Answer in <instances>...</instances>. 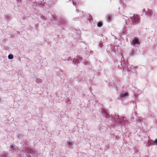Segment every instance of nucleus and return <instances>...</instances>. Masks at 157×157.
<instances>
[{
	"mask_svg": "<svg viewBox=\"0 0 157 157\" xmlns=\"http://www.w3.org/2000/svg\"><path fill=\"white\" fill-rule=\"evenodd\" d=\"M8 58L10 59H12L13 58V56L12 54H10L8 56Z\"/></svg>",
	"mask_w": 157,
	"mask_h": 157,
	"instance_id": "obj_6",
	"label": "nucleus"
},
{
	"mask_svg": "<svg viewBox=\"0 0 157 157\" xmlns=\"http://www.w3.org/2000/svg\"><path fill=\"white\" fill-rule=\"evenodd\" d=\"M111 17L110 15L108 16L107 21L108 22H109L111 21Z\"/></svg>",
	"mask_w": 157,
	"mask_h": 157,
	"instance_id": "obj_4",
	"label": "nucleus"
},
{
	"mask_svg": "<svg viewBox=\"0 0 157 157\" xmlns=\"http://www.w3.org/2000/svg\"><path fill=\"white\" fill-rule=\"evenodd\" d=\"M89 21H90V20H91V18L92 17L91 16H90L89 15Z\"/></svg>",
	"mask_w": 157,
	"mask_h": 157,
	"instance_id": "obj_8",
	"label": "nucleus"
},
{
	"mask_svg": "<svg viewBox=\"0 0 157 157\" xmlns=\"http://www.w3.org/2000/svg\"><path fill=\"white\" fill-rule=\"evenodd\" d=\"M154 143L156 144H157V139H155L154 141Z\"/></svg>",
	"mask_w": 157,
	"mask_h": 157,
	"instance_id": "obj_9",
	"label": "nucleus"
},
{
	"mask_svg": "<svg viewBox=\"0 0 157 157\" xmlns=\"http://www.w3.org/2000/svg\"><path fill=\"white\" fill-rule=\"evenodd\" d=\"M128 95V92H125L122 94L121 97H124Z\"/></svg>",
	"mask_w": 157,
	"mask_h": 157,
	"instance_id": "obj_5",
	"label": "nucleus"
},
{
	"mask_svg": "<svg viewBox=\"0 0 157 157\" xmlns=\"http://www.w3.org/2000/svg\"><path fill=\"white\" fill-rule=\"evenodd\" d=\"M68 143V144H69V145H71V142Z\"/></svg>",
	"mask_w": 157,
	"mask_h": 157,
	"instance_id": "obj_10",
	"label": "nucleus"
},
{
	"mask_svg": "<svg viewBox=\"0 0 157 157\" xmlns=\"http://www.w3.org/2000/svg\"><path fill=\"white\" fill-rule=\"evenodd\" d=\"M103 25L102 23L101 22H98L97 23V26L99 27H101Z\"/></svg>",
	"mask_w": 157,
	"mask_h": 157,
	"instance_id": "obj_3",
	"label": "nucleus"
},
{
	"mask_svg": "<svg viewBox=\"0 0 157 157\" xmlns=\"http://www.w3.org/2000/svg\"><path fill=\"white\" fill-rule=\"evenodd\" d=\"M132 43L134 46L136 44H140V42L138 41V40L137 39H135L132 41Z\"/></svg>",
	"mask_w": 157,
	"mask_h": 157,
	"instance_id": "obj_2",
	"label": "nucleus"
},
{
	"mask_svg": "<svg viewBox=\"0 0 157 157\" xmlns=\"http://www.w3.org/2000/svg\"><path fill=\"white\" fill-rule=\"evenodd\" d=\"M76 59H78L81 60V59H82V58L79 57H77V58Z\"/></svg>",
	"mask_w": 157,
	"mask_h": 157,
	"instance_id": "obj_7",
	"label": "nucleus"
},
{
	"mask_svg": "<svg viewBox=\"0 0 157 157\" xmlns=\"http://www.w3.org/2000/svg\"><path fill=\"white\" fill-rule=\"evenodd\" d=\"M132 23L133 24L138 23H139V17L137 15H134L131 17Z\"/></svg>",
	"mask_w": 157,
	"mask_h": 157,
	"instance_id": "obj_1",
	"label": "nucleus"
},
{
	"mask_svg": "<svg viewBox=\"0 0 157 157\" xmlns=\"http://www.w3.org/2000/svg\"><path fill=\"white\" fill-rule=\"evenodd\" d=\"M115 47L114 46H113L112 47V48H114Z\"/></svg>",
	"mask_w": 157,
	"mask_h": 157,
	"instance_id": "obj_11",
	"label": "nucleus"
}]
</instances>
